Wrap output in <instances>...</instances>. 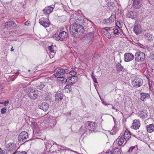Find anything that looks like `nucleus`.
<instances>
[{"label":"nucleus","mask_w":154,"mask_h":154,"mask_svg":"<svg viewBox=\"0 0 154 154\" xmlns=\"http://www.w3.org/2000/svg\"><path fill=\"white\" fill-rule=\"evenodd\" d=\"M103 32L104 34L107 38H111V34L108 32L107 31L105 30L104 31H103Z\"/></svg>","instance_id":"c756f323"},{"label":"nucleus","mask_w":154,"mask_h":154,"mask_svg":"<svg viewBox=\"0 0 154 154\" xmlns=\"http://www.w3.org/2000/svg\"><path fill=\"white\" fill-rule=\"evenodd\" d=\"M53 9V8L50 6L45 8L44 10L43 11L46 14H49L51 13Z\"/></svg>","instance_id":"b1692460"},{"label":"nucleus","mask_w":154,"mask_h":154,"mask_svg":"<svg viewBox=\"0 0 154 154\" xmlns=\"http://www.w3.org/2000/svg\"><path fill=\"white\" fill-rule=\"evenodd\" d=\"M6 23L5 25V27L8 29H10L11 28V26L12 25V24L14 25L15 24L14 22L13 21H10L7 22Z\"/></svg>","instance_id":"a878e982"},{"label":"nucleus","mask_w":154,"mask_h":154,"mask_svg":"<svg viewBox=\"0 0 154 154\" xmlns=\"http://www.w3.org/2000/svg\"><path fill=\"white\" fill-rule=\"evenodd\" d=\"M131 134L130 132L128 129H126L124 135L123 137H124L125 140L127 141L131 138Z\"/></svg>","instance_id":"a211bd4d"},{"label":"nucleus","mask_w":154,"mask_h":154,"mask_svg":"<svg viewBox=\"0 0 154 154\" xmlns=\"http://www.w3.org/2000/svg\"><path fill=\"white\" fill-rule=\"evenodd\" d=\"M35 123H34V122L32 123V126H34V125H35Z\"/></svg>","instance_id":"052dcab7"},{"label":"nucleus","mask_w":154,"mask_h":154,"mask_svg":"<svg viewBox=\"0 0 154 154\" xmlns=\"http://www.w3.org/2000/svg\"><path fill=\"white\" fill-rule=\"evenodd\" d=\"M140 25H136L134 26V31L137 35H138L142 32V29Z\"/></svg>","instance_id":"2eb2a0df"},{"label":"nucleus","mask_w":154,"mask_h":154,"mask_svg":"<svg viewBox=\"0 0 154 154\" xmlns=\"http://www.w3.org/2000/svg\"><path fill=\"white\" fill-rule=\"evenodd\" d=\"M68 73H69L70 75H72V76H75V75L77 74L76 72L74 71H71L69 72L68 71Z\"/></svg>","instance_id":"37998d69"},{"label":"nucleus","mask_w":154,"mask_h":154,"mask_svg":"<svg viewBox=\"0 0 154 154\" xmlns=\"http://www.w3.org/2000/svg\"><path fill=\"white\" fill-rule=\"evenodd\" d=\"M135 148L136 149H137V146L136 147L135 146H133L130 147L128 151V152L129 153H131L132 152V151L134 150V149Z\"/></svg>","instance_id":"ea45409f"},{"label":"nucleus","mask_w":154,"mask_h":154,"mask_svg":"<svg viewBox=\"0 0 154 154\" xmlns=\"http://www.w3.org/2000/svg\"><path fill=\"white\" fill-rule=\"evenodd\" d=\"M114 35H119L120 34L119 32L118 29H116L114 31Z\"/></svg>","instance_id":"49530a36"},{"label":"nucleus","mask_w":154,"mask_h":154,"mask_svg":"<svg viewBox=\"0 0 154 154\" xmlns=\"http://www.w3.org/2000/svg\"><path fill=\"white\" fill-rule=\"evenodd\" d=\"M147 130L148 132L151 133L154 131V124H152L146 126Z\"/></svg>","instance_id":"4be33fe9"},{"label":"nucleus","mask_w":154,"mask_h":154,"mask_svg":"<svg viewBox=\"0 0 154 154\" xmlns=\"http://www.w3.org/2000/svg\"><path fill=\"white\" fill-rule=\"evenodd\" d=\"M52 94L48 93H45L44 96H43V98L44 99L46 100H48L51 99Z\"/></svg>","instance_id":"cd10ccee"},{"label":"nucleus","mask_w":154,"mask_h":154,"mask_svg":"<svg viewBox=\"0 0 154 154\" xmlns=\"http://www.w3.org/2000/svg\"><path fill=\"white\" fill-rule=\"evenodd\" d=\"M146 0H134L133 5L135 8H139ZM149 2V0H147Z\"/></svg>","instance_id":"9b49d317"},{"label":"nucleus","mask_w":154,"mask_h":154,"mask_svg":"<svg viewBox=\"0 0 154 154\" xmlns=\"http://www.w3.org/2000/svg\"><path fill=\"white\" fill-rule=\"evenodd\" d=\"M136 61L135 60V61H133L131 63V66L133 68H135L136 65H137V63Z\"/></svg>","instance_id":"f704fd0d"},{"label":"nucleus","mask_w":154,"mask_h":154,"mask_svg":"<svg viewBox=\"0 0 154 154\" xmlns=\"http://www.w3.org/2000/svg\"><path fill=\"white\" fill-rule=\"evenodd\" d=\"M113 151L114 154H120L121 153L120 150L118 148L114 149Z\"/></svg>","instance_id":"2f4dec72"},{"label":"nucleus","mask_w":154,"mask_h":154,"mask_svg":"<svg viewBox=\"0 0 154 154\" xmlns=\"http://www.w3.org/2000/svg\"><path fill=\"white\" fill-rule=\"evenodd\" d=\"M78 78L77 76H72L69 78L68 82L69 83L73 84L78 81Z\"/></svg>","instance_id":"6ab92c4d"},{"label":"nucleus","mask_w":154,"mask_h":154,"mask_svg":"<svg viewBox=\"0 0 154 154\" xmlns=\"http://www.w3.org/2000/svg\"><path fill=\"white\" fill-rule=\"evenodd\" d=\"M55 100L56 101H60L63 98V94L60 91H58L55 95Z\"/></svg>","instance_id":"f3484780"},{"label":"nucleus","mask_w":154,"mask_h":154,"mask_svg":"<svg viewBox=\"0 0 154 154\" xmlns=\"http://www.w3.org/2000/svg\"><path fill=\"white\" fill-rule=\"evenodd\" d=\"M138 115L139 117L143 119L145 118L148 116L147 113L144 110L140 111L138 112Z\"/></svg>","instance_id":"412c9836"},{"label":"nucleus","mask_w":154,"mask_h":154,"mask_svg":"<svg viewBox=\"0 0 154 154\" xmlns=\"http://www.w3.org/2000/svg\"><path fill=\"white\" fill-rule=\"evenodd\" d=\"M106 153L107 154H113L112 152L109 150H108Z\"/></svg>","instance_id":"8fccbe9b"},{"label":"nucleus","mask_w":154,"mask_h":154,"mask_svg":"<svg viewBox=\"0 0 154 154\" xmlns=\"http://www.w3.org/2000/svg\"><path fill=\"white\" fill-rule=\"evenodd\" d=\"M0 103L1 104H2L3 103H2V102H0Z\"/></svg>","instance_id":"69168bd1"},{"label":"nucleus","mask_w":154,"mask_h":154,"mask_svg":"<svg viewBox=\"0 0 154 154\" xmlns=\"http://www.w3.org/2000/svg\"><path fill=\"white\" fill-rule=\"evenodd\" d=\"M14 49L13 48L12 46V48H11V51H14Z\"/></svg>","instance_id":"bf43d9fd"},{"label":"nucleus","mask_w":154,"mask_h":154,"mask_svg":"<svg viewBox=\"0 0 154 154\" xmlns=\"http://www.w3.org/2000/svg\"><path fill=\"white\" fill-rule=\"evenodd\" d=\"M104 22L106 23H109V19L108 18V19H105L104 20Z\"/></svg>","instance_id":"3c124183"},{"label":"nucleus","mask_w":154,"mask_h":154,"mask_svg":"<svg viewBox=\"0 0 154 154\" xmlns=\"http://www.w3.org/2000/svg\"><path fill=\"white\" fill-rule=\"evenodd\" d=\"M54 75L56 77L60 78L61 79H63V80H60L63 83L66 82L67 81V79L65 78V75L64 74L61 73L60 69L57 70L56 72L54 73Z\"/></svg>","instance_id":"0eeeda50"},{"label":"nucleus","mask_w":154,"mask_h":154,"mask_svg":"<svg viewBox=\"0 0 154 154\" xmlns=\"http://www.w3.org/2000/svg\"><path fill=\"white\" fill-rule=\"evenodd\" d=\"M39 22L41 25L45 27H48L50 25L49 21L47 18L42 17L40 18Z\"/></svg>","instance_id":"1a4fd4ad"},{"label":"nucleus","mask_w":154,"mask_h":154,"mask_svg":"<svg viewBox=\"0 0 154 154\" xmlns=\"http://www.w3.org/2000/svg\"><path fill=\"white\" fill-rule=\"evenodd\" d=\"M66 36V32L63 31L60 32L59 34H55L53 36L54 38L56 40L63 41L64 39Z\"/></svg>","instance_id":"423d86ee"},{"label":"nucleus","mask_w":154,"mask_h":154,"mask_svg":"<svg viewBox=\"0 0 154 154\" xmlns=\"http://www.w3.org/2000/svg\"><path fill=\"white\" fill-rule=\"evenodd\" d=\"M116 26L119 28H120L122 27L121 23L119 21H118L116 23Z\"/></svg>","instance_id":"a18cd8bd"},{"label":"nucleus","mask_w":154,"mask_h":154,"mask_svg":"<svg viewBox=\"0 0 154 154\" xmlns=\"http://www.w3.org/2000/svg\"><path fill=\"white\" fill-rule=\"evenodd\" d=\"M7 108L6 107H4L2 108L1 110V113L2 114H3L5 113L7 110Z\"/></svg>","instance_id":"c03bdc74"},{"label":"nucleus","mask_w":154,"mask_h":154,"mask_svg":"<svg viewBox=\"0 0 154 154\" xmlns=\"http://www.w3.org/2000/svg\"><path fill=\"white\" fill-rule=\"evenodd\" d=\"M61 73L64 74L65 73H68L69 70L68 69H60Z\"/></svg>","instance_id":"58836bf2"},{"label":"nucleus","mask_w":154,"mask_h":154,"mask_svg":"<svg viewBox=\"0 0 154 154\" xmlns=\"http://www.w3.org/2000/svg\"><path fill=\"white\" fill-rule=\"evenodd\" d=\"M73 20L75 23L81 25H84L85 23V20L83 17L76 14H73Z\"/></svg>","instance_id":"7ed1b4c3"},{"label":"nucleus","mask_w":154,"mask_h":154,"mask_svg":"<svg viewBox=\"0 0 154 154\" xmlns=\"http://www.w3.org/2000/svg\"><path fill=\"white\" fill-rule=\"evenodd\" d=\"M143 80L141 78H136L132 82L133 86L136 88L140 87L143 84Z\"/></svg>","instance_id":"6e6552de"},{"label":"nucleus","mask_w":154,"mask_h":154,"mask_svg":"<svg viewBox=\"0 0 154 154\" xmlns=\"http://www.w3.org/2000/svg\"><path fill=\"white\" fill-rule=\"evenodd\" d=\"M149 58L151 60H154V51H152L150 53Z\"/></svg>","instance_id":"c9c22d12"},{"label":"nucleus","mask_w":154,"mask_h":154,"mask_svg":"<svg viewBox=\"0 0 154 154\" xmlns=\"http://www.w3.org/2000/svg\"><path fill=\"white\" fill-rule=\"evenodd\" d=\"M103 103L105 105H109V104H107L106 102H103Z\"/></svg>","instance_id":"13d9d810"},{"label":"nucleus","mask_w":154,"mask_h":154,"mask_svg":"<svg viewBox=\"0 0 154 154\" xmlns=\"http://www.w3.org/2000/svg\"><path fill=\"white\" fill-rule=\"evenodd\" d=\"M69 150L70 151H72V152H75V153H78V152H77L74 151L73 150H72L69 149Z\"/></svg>","instance_id":"4d7b16f0"},{"label":"nucleus","mask_w":154,"mask_h":154,"mask_svg":"<svg viewBox=\"0 0 154 154\" xmlns=\"http://www.w3.org/2000/svg\"><path fill=\"white\" fill-rule=\"evenodd\" d=\"M25 24L26 25H28L29 24V23L28 21H26L25 23Z\"/></svg>","instance_id":"5fc2aeb1"},{"label":"nucleus","mask_w":154,"mask_h":154,"mask_svg":"<svg viewBox=\"0 0 154 154\" xmlns=\"http://www.w3.org/2000/svg\"><path fill=\"white\" fill-rule=\"evenodd\" d=\"M134 58V55L131 53H125L124 54L125 61V62H129L132 60Z\"/></svg>","instance_id":"4468645a"},{"label":"nucleus","mask_w":154,"mask_h":154,"mask_svg":"<svg viewBox=\"0 0 154 154\" xmlns=\"http://www.w3.org/2000/svg\"><path fill=\"white\" fill-rule=\"evenodd\" d=\"M125 140L124 137H123V135L118 138V139H117V140H118V145L119 146H122L124 143Z\"/></svg>","instance_id":"393cba45"},{"label":"nucleus","mask_w":154,"mask_h":154,"mask_svg":"<svg viewBox=\"0 0 154 154\" xmlns=\"http://www.w3.org/2000/svg\"><path fill=\"white\" fill-rule=\"evenodd\" d=\"M139 132L140 133V134H141L140 135V136L141 137H143L144 136H145V134L143 133L144 132H142L141 131H140Z\"/></svg>","instance_id":"de8ad7c7"},{"label":"nucleus","mask_w":154,"mask_h":154,"mask_svg":"<svg viewBox=\"0 0 154 154\" xmlns=\"http://www.w3.org/2000/svg\"><path fill=\"white\" fill-rule=\"evenodd\" d=\"M17 153V154H27V153L25 151L18 152L16 150L15 152L13 153L12 154H16Z\"/></svg>","instance_id":"79ce46f5"},{"label":"nucleus","mask_w":154,"mask_h":154,"mask_svg":"<svg viewBox=\"0 0 154 154\" xmlns=\"http://www.w3.org/2000/svg\"><path fill=\"white\" fill-rule=\"evenodd\" d=\"M28 137L27 133L26 131H23L20 134L18 139L20 143H24L29 140L27 139Z\"/></svg>","instance_id":"20e7f679"},{"label":"nucleus","mask_w":154,"mask_h":154,"mask_svg":"<svg viewBox=\"0 0 154 154\" xmlns=\"http://www.w3.org/2000/svg\"><path fill=\"white\" fill-rule=\"evenodd\" d=\"M112 109H115V107H114V106H112Z\"/></svg>","instance_id":"680f3d73"},{"label":"nucleus","mask_w":154,"mask_h":154,"mask_svg":"<svg viewBox=\"0 0 154 154\" xmlns=\"http://www.w3.org/2000/svg\"><path fill=\"white\" fill-rule=\"evenodd\" d=\"M38 106L39 108L45 111H46L49 108V105L48 103L44 102L40 104Z\"/></svg>","instance_id":"ddd939ff"},{"label":"nucleus","mask_w":154,"mask_h":154,"mask_svg":"<svg viewBox=\"0 0 154 154\" xmlns=\"http://www.w3.org/2000/svg\"><path fill=\"white\" fill-rule=\"evenodd\" d=\"M83 128V127L82 126L80 128V129H82Z\"/></svg>","instance_id":"0e129e2a"},{"label":"nucleus","mask_w":154,"mask_h":154,"mask_svg":"<svg viewBox=\"0 0 154 154\" xmlns=\"http://www.w3.org/2000/svg\"><path fill=\"white\" fill-rule=\"evenodd\" d=\"M110 27H105V28H104L103 29V30H104V29L105 30H105H106V31H107V30H110Z\"/></svg>","instance_id":"09e8293b"},{"label":"nucleus","mask_w":154,"mask_h":154,"mask_svg":"<svg viewBox=\"0 0 154 154\" xmlns=\"http://www.w3.org/2000/svg\"><path fill=\"white\" fill-rule=\"evenodd\" d=\"M109 20V22L111 21H114L116 19V16L115 14H112L111 15V16L108 18Z\"/></svg>","instance_id":"7c9ffc66"},{"label":"nucleus","mask_w":154,"mask_h":154,"mask_svg":"<svg viewBox=\"0 0 154 154\" xmlns=\"http://www.w3.org/2000/svg\"><path fill=\"white\" fill-rule=\"evenodd\" d=\"M7 148V151L10 152H12L16 150L17 149L16 144L13 143H10L6 145Z\"/></svg>","instance_id":"9d476101"},{"label":"nucleus","mask_w":154,"mask_h":154,"mask_svg":"<svg viewBox=\"0 0 154 154\" xmlns=\"http://www.w3.org/2000/svg\"><path fill=\"white\" fill-rule=\"evenodd\" d=\"M140 126L139 120H135L131 126V128L135 130L138 129Z\"/></svg>","instance_id":"dca6fc26"},{"label":"nucleus","mask_w":154,"mask_h":154,"mask_svg":"<svg viewBox=\"0 0 154 154\" xmlns=\"http://www.w3.org/2000/svg\"><path fill=\"white\" fill-rule=\"evenodd\" d=\"M149 87H150V84L149 83Z\"/></svg>","instance_id":"338daca9"},{"label":"nucleus","mask_w":154,"mask_h":154,"mask_svg":"<svg viewBox=\"0 0 154 154\" xmlns=\"http://www.w3.org/2000/svg\"><path fill=\"white\" fill-rule=\"evenodd\" d=\"M60 150H61V151H63L64 150V149H60Z\"/></svg>","instance_id":"e2e57ef3"},{"label":"nucleus","mask_w":154,"mask_h":154,"mask_svg":"<svg viewBox=\"0 0 154 154\" xmlns=\"http://www.w3.org/2000/svg\"><path fill=\"white\" fill-rule=\"evenodd\" d=\"M2 103H3L2 104H4L5 105L6 104H7L9 103V101H5V102H2Z\"/></svg>","instance_id":"603ef678"},{"label":"nucleus","mask_w":154,"mask_h":154,"mask_svg":"<svg viewBox=\"0 0 154 154\" xmlns=\"http://www.w3.org/2000/svg\"><path fill=\"white\" fill-rule=\"evenodd\" d=\"M3 150L0 148V154H3Z\"/></svg>","instance_id":"864d4df0"},{"label":"nucleus","mask_w":154,"mask_h":154,"mask_svg":"<svg viewBox=\"0 0 154 154\" xmlns=\"http://www.w3.org/2000/svg\"><path fill=\"white\" fill-rule=\"evenodd\" d=\"M91 76L94 82L95 83H97V79L96 78L95 76L94 75L93 72H92V74L91 75Z\"/></svg>","instance_id":"4c0bfd02"},{"label":"nucleus","mask_w":154,"mask_h":154,"mask_svg":"<svg viewBox=\"0 0 154 154\" xmlns=\"http://www.w3.org/2000/svg\"><path fill=\"white\" fill-rule=\"evenodd\" d=\"M140 99L143 101L144 100V99L146 98H149V94L148 93H144L141 92L140 93Z\"/></svg>","instance_id":"aec40b11"},{"label":"nucleus","mask_w":154,"mask_h":154,"mask_svg":"<svg viewBox=\"0 0 154 154\" xmlns=\"http://www.w3.org/2000/svg\"><path fill=\"white\" fill-rule=\"evenodd\" d=\"M144 37L149 41H152L153 40L152 35L148 33H146L144 34Z\"/></svg>","instance_id":"5701e85b"},{"label":"nucleus","mask_w":154,"mask_h":154,"mask_svg":"<svg viewBox=\"0 0 154 154\" xmlns=\"http://www.w3.org/2000/svg\"><path fill=\"white\" fill-rule=\"evenodd\" d=\"M30 70H29H29H28V72H30Z\"/></svg>","instance_id":"774afa93"},{"label":"nucleus","mask_w":154,"mask_h":154,"mask_svg":"<svg viewBox=\"0 0 154 154\" xmlns=\"http://www.w3.org/2000/svg\"><path fill=\"white\" fill-rule=\"evenodd\" d=\"M116 67L117 70L119 71H123L124 70L123 66H122L120 63H118L116 64Z\"/></svg>","instance_id":"bb28decb"},{"label":"nucleus","mask_w":154,"mask_h":154,"mask_svg":"<svg viewBox=\"0 0 154 154\" xmlns=\"http://www.w3.org/2000/svg\"><path fill=\"white\" fill-rule=\"evenodd\" d=\"M54 47H53L52 45L49 46L48 49L51 53L55 54L56 51L54 49Z\"/></svg>","instance_id":"72a5a7b5"},{"label":"nucleus","mask_w":154,"mask_h":154,"mask_svg":"<svg viewBox=\"0 0 154 154\" xmlns=\"http://www.w3.org/2000/svg\"><path fill=\"white\" fill-rule=\"evenodd\" d=\"M88 35L90 39H92L94 38V34L92 32L88 33Z\"/></svg>","instance_id":"a19ab883"},{"label":"nucleus","mask_w":154,"mask_h":154,"mask_svg":"<svg viewBox=\"0 0 154 154\" xmlns=\"http://www.w3.org/2000/svg\"><path fill=\"white\" fill-rule=\"evenodd\" d=\"M45 83L44 82H40L37 86V88L38 89L41 90L43 89L45 86Z\"/></svg>","instance_id":"c85d7f7f"},{"label":"nucleus","mask_w":154,"mask_h":154,"mask_svg":"<svg viewBox=\"0 0 154 154\" xmlns=\"http://www.w3.org/2000/svg\"><path fill=\"white\" fill-rule=\"evenodd\" d=\"M84 28L82 25L73 23L69 27V31L71 34L74 37H76L82 34Z\"/></svg>","instance_id":"f257e3e1"},{"label":"nucleus","mask_w":154,"mask_h":154,"mask_svg":"<svg viewBox=\"0 0 154 154\" xmlns=\"http://www.w3.org/2000/svg\"><path fill=\"white\" fill-rule=\"evenodd\" d=\"M38 91L35 90H32L30 91L28 96L30 98L33 99H35L38 96Z\"/></svg>","instance_id":"f8f14e48"},{"label":"nucleus","mask_w":154,"mask_h":154,"mask_svg":"<svg viewBox=\"0 0 154 154\" xmlns=\"http://www.w3.org/2000/svg\"><path fill=\"white\" fill-rule=\"evenodd\" d=\"M65 88L67 89L68 90V91H67L68 93H70L72 91L71 86L69 85H66L65 86Z\"/></svg>","instance_id":"e433bc0d"},{"label":"nucleus","mask_w":154,"mask_h":154,"mask_svg":"<svg viewBox=\"0 0 154 154\" xmlns=\"http://www.w3.org/2000/svg\"><path fill=\"white\" fill-rule=\"evenodd\" d=\"M97 125L95 122H91L90 121H87L85 124V127L86 130L85 133L87 134H89L91 132L94 131L97 127Z\"/></svg>","instance_id":"f03ea898"},{"label":"nucleus","mask_w":154,"mask_h":154,"mask_svg":"<svg viewBox=\"0 0 154 154\" xmlns=\"http://www.w3.org/2000/svg\"><path fill=\"white\" fill-rule=\"evenodd\" d=\"M3 88V87H2V85H1V83H0V90Z\"/></svg>","instance_id":"6e6d98bb"},{"label":"nucleus","mask_w":154,"mask_h":154,"mask_svg":"<svg viewBox=\"0 0 154 154\" xmlns=\"http://www.w3.org/2000/svg\"><path fill=\"white\" fill-rule=\"evenodd\" d=\"M136 61L138 62H142L145 58V55L144 53L141 52L136 53L134 56Z\"/></svg>","instance_id":"39448f33"},{"label":"nucleus","mask_w":154,"mask_h":154,"mask_svg":"<svg viewBox=\"0 0 154 154\" xmlns=\"http://www.w3.org/2000/svg\"><path fill=\"white\" fill-rule=\"evenodd\" d=\"M58 19L59 21L63 22L66 20V19L65 16H63L59 17Z\"/></svg>","instance_id":"473e14b6"}]
</instances>
